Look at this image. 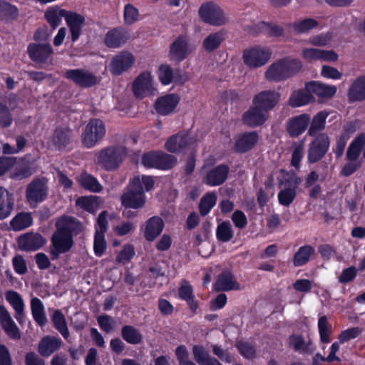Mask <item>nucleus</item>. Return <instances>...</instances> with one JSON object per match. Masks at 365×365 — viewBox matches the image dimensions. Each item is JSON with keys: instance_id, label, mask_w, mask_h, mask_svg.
<instances>
[{"instance_id": "38", "label": "nucleus", "mask_w": 365, "mask_h": 365, "mask_svg": "<svg viewBox=\"0 0 365 365\" xmlns=\"http://www.w3.org/2000/svg\"><path fill=\"white\" fill-rule=\"evenodd\" d=\"M314 101V96L304 88L294 91L290 95L288 103L292 108H299Z\"/></svg>"}, {"instance_id": "32", "label": "nucleus", "mask_w": 365, "mask_h": 365, "mask_svg": "<svg viewBox=\"0 0 365 365\" xmlns=\"http://www.w3.org/2000/svg\"><path fill=\"white\" fill-rule=\"evenodd\" d=\"M71 130L69 128L57 127L53 131L51 141L55 148L65 150L72 142Z\"/></svg>"}, {"instance_id": "3", "label": "nucleus", "mask_w": 365, "mask_h": 365, "mask_svg": "<svg viewBox=\"0 0 365 365\" xmlns=\"http://www.w3.org/2000/svg\"><path fill=\"white\" fill-rule=\"evenodd\" d=\"M126 155L125 146L110 145L95 153V163L106 171H115L121 165Z\"/></svg>"}, {"instance_id": "19", "label": "nucleus", "mask_w": 365, "mask_h": 365, "mask_svg": "<svg viewBox=\"0 0 365 365\" xmlns=\"http://www.w3.org/2000/svg\"><path fill=\"white\" fill-rule=\"evenodd\" d=\"M18 246L21 251L34 252L41 249L46 240L38 232H27L18 238Z\"/></svg>"}, {"instance_id": "53", "label": "nucleus", "mask_w": 365, "mask_h": 365, "mask_svg": "<svg viewBox=\"0 0 365 365\" xmlns=\"http://www.w3.org/2000/svg\"><path fill=\"white\" fill-rule=\"evenodd\" d=\"M79 182L83 188L93 192H99L103 188L96 178L90 174L82 175Z\"/></svg>"}, {"instance_id": "40", "label": "nucleus", "mask_w": 365, "mask_h": 365, "mask_svg": "<svg viewBox=\"0 0 365 365\" xmlns=\"http://www.w3.org/2000/svg\"><path fill=\"white\" fill-rule=\"evenodd\" d=\"M19 16V10L14 5L5 0H0V21L13 22Z\"/></svg>"}, {"instance_id": "22", "label": "nucleus", "mask_w": 365, "mask_h": 365, "mask_svg": "<svg viewBox=\"0 0 365 365\" xmlns=\"http://www.w3.org/2000/svg\"><path fill=\"white\" fill-rule=\"evenodd\" d=\"M310 123V115L302 113L290 118L286 123V130L291 138H297L305 132Z\"/></svg>"}, {"instance_id": "50", "label": "nucleus", "mask_w": 365, "mask_h": 365, "mask_svg": "<svg viewBox=\"0 0 365 365\" xmlns=\"http://www.w3.org/2000/svg\"><path fill=\"white\" fill-rule=\"evenodd\" d=\"M217 195L214 192H208L205 194L200 200V214L205 217L207 215L217 202Z\"/></svg>"}, {"instance_id": "24", "label": "nucleus", "mask_w": 365, "mask_h": 365, "mask_svg": "<svg viewBox=\"0 0 365 365\" xmlns=\"http://www.w3.org/2000/svg\"><path fill=\"white\" fill-rule=\"evenodd\" d=\"M130 38L128 29L118 26L109 30L104 38L105 45L110 48H117L124 45Z\"/></svg>"}, {"instance_id": "56", "label": "nucleus", "mask_w": 365, "mask_h": 365, "mask_svg": "<svg viewBox=\"0 0 365 365\" xmlns=\"http://www.w3.org/2000/svg\"><path fill=\"white\" fill-rule=\"evenodd\" d=\"M318 25V22L315 19L307 18L302 21L294 22L292 28L297 34H304L317 27Z\"/></svg>"}, {"instance_id": "39", "label": "nucleus", "mask_w": 365, "mask_h": 365, "mask_svg": "<svg viewBox=\"0 0 365 365\" xmlns=\"http://www.w3.org/2000/svg\"><path fill=\"white\" fill-rule=\"evenodd\" d=\"M178 296L180 299L187 302L192 313H196L199 304L195 299L193 288L188 282L183 281V284L178 288Z\"/></svg>"}, {"instance_id": "13", "label": "nucleus", "mask_w": 365, "mask_h": 365, "mask_svg": "<svg viewBox=\"0 0 365 365\" xmlns=\"http://www.w3.org/2000/svg\"><path fill=\"white\" fill-rule=\"evenodd\" d=\"M192 50L186 36H178L170 46L169 58L175 63H180L192 53Z\"/></svg>"}, {"instance_id": "9", "label": "nucleus", "mask_w": 365, "mask_h": 365, "mask_svg": "<svg viewBox=\"0 0 365 365\" xmlns=\"http://www.w3.org/2000/svg\"><path fill=\"white\" fill-rule=\"evenodd\" d=\"M106 134L103 121L98 118H92L86 125L82 134V142L85 147L93 148Z\"/></svg>"}, {"instance_id": "64", "label": "nucleus", "mask_w": 365, "mask_h": 365, "mask_svg": "<svg viewBox=\"0 0 365 365\" xmlns=\"http://www.w3.org/2000/svg\"><path fill=\"white\" fill-rule=\"evenodd\" d=\"M179 365H190L192 361L189 359V353L185 345H179L175 351Z\"/></svg>"}, {"instance_id": "4", "label": "nucleus", "mask_w": 365, "mask_h": 365, "mask_svg": "<svg viewBox=\"0 0 365 365\" xmlns=\"http://www.w3.org/2000/svg\"><path fill=\"white\" fill-rule=\"evenodd\" d=\"M365 145V133L359 134L349 144L346 153V163L341 170V175L349 177L356 172L362 165L359 157Z\"/></svg>"}, {"instance_id": "47", "label": "nucleus", "mask_w": 365, "mask_h": 365, "mask_svg": "<svg viewBox=\"0 0 365 365\" xmlns=\"http://www.w3.org/2000/svg\"><path fill=\"white\" fill-rule=\"evenodd\" d=\"M31 314L34 321L41 327H43L47 323V318L44 312V307L42 302L37 297H34L31 300Z\"/></svg>"}, {"instance_id": "44", "label": "nucleus", "mask_w": 365, "mask_h": 365, "mask_svg": "<svg viewBox=\"0 0 365 365\" xmlns=\"http://www.w3.org/2000/svg\"><path fill=\"white\" fill-rule=\"evenodd\" d=\"M315 253V250L312 245H304L300 247L293 257V265L301 267L307 264L310 257Z\"/></svg>"}, {"instance_id": "43", "label": "nucleus", "mask_w": 365, "mask_h": 365, "mask_svg": "<svg viewBox=\"0 0 365 365\" xmlns=\"http://www.w3.org/2000/svg\"><path fill=\"white\" fill-rule=\"evenodd\" d=\"M34 222L31 213L20 212L16 214L10 222L13 230L21 231L32 225Z\"/></svg>"}, {"instance_id": "27", "label": "nucleus", "mask_w": 365, "mask_h": 365, "mask_svg": "<svg viewBox=\"0 0 365 365\" xmlns=\"http://www.w3.org/2000/svg\"><path fill=\"white\" fill-rule=\"evenodd\" d=\"M302 56L307 61H322L335 62L338 60V54L333 50H322L314 48H307L302 50Z\"/></svg>"}, {"instance_id": "6", "label": "nucleus", "mask_w": 365, "mask_h": 365, "mask_svg": "<svg viewBox=\"0 0 365 365\" xmlns=\"http://www.w3.org/2000/svg\"><path fill=\"white\" fill-rule=\"evenodd\" d=\"M141 163L146 168H155L167 170L173 168L177 163L175 156L163 151L152 150L144 153Z\"/></svg>"}, {"instance_id": "36", "label": "nucleus", "mask_w": 365, "mask_h": 365, "mask_svg": "<svg viewBox=\"0 0 365 365\" xmlns=\"http://www.w3.org/2000/svg\"><path fill=\"white\" fill-rule=\"evenodd\" d=\"M176 73H180L179 70ZM158 77L159 81L164 86L170 85L171 83L175 82L178 84L184 83L185 81L182 79L181 75H174V71L170 66L168 64H161L158 70Z\"/></svg>"}, {"instance_id": "30", "label": "nucleus", "mask_w": 365, "mask_h": 365, "mask_svg": "<svg viewBox=\"0 0 365 365\" xmlns=\"http://www.w3.org/2000/svg\"><path fill=\"white\" fill-rule=\"evenodd\" d=\"M62 340L57 336L47 335L41 338L38 344V352L43 357H48L61 347Z\"/></svg>"}, {"instance_id": "57", "label": "nucleus", "mask_w": 365, "mask_h": 365, "mask_svg": "<svg viewBox=\"0 0 365 365\" xmlns=\"http://www.w3.org/2000/svg\"><path fill=\"white\" fill-rule=\"evenodd\" d=\"M297 196L295 187H289L282 190L278 193V200L280 205L289 207Z\"/></svg>"}, {"instance_id": "63", "label": "nucleus", "mask_w": 365, "mask_h": 365, "mask_svg": "<svg viewBox=\"0 0 365 365\" xmlns=\"http://www.w3.org/2000/svg\"><path fill=\"white\" fill-rule=\"evenodd\" d=\"M135 255L134 247L130 244L123 246L122 250L118 254L116 260L118 262L126 263L129 262Z\"/></svg>"}, {"instance_id": "46", "label": "nucleus", "mask_w": 365, "mask_h": 365, "mask_svg": "<svg viewBox=\"0 0 365 365\" xmlns=\"http://www.w3.org/2000/svg\"><path fill=\"white\" fill-rule=\"evenodd\" d=\"M51 322L53 327L67 339L70 336V332L68 328L66 317L60 309H56L52 316Z\"/></svg>"}, {"instance_id": "10", "label": "nucleus", "mask_w": 365, "mask_h": 365, "mask_svg": "<svg viewBox=\"0 0 365 365\" xmlns=\"http://www.w3.org/2000/svg\"><path fill=\"white\" fill-rule=\"evenodd\" d=\"M48 195V187L45 178H36L26 186V197L31 205L43 202Z\"/></svg>"}, {"instance_id": "7", "label": "nucleus", "mask_w": 365, "mask_h": 365, "mask_svg": "<svg viewBox=\"0 0 365 365\" xmlns=\"http://www.w3.org/2000/svg\"><path fill=\"white\" fill-rule=\"evenodd\" d=\"M271 56L272 51L261 46L247 48L242 53L243 62L250 68H258L264 66Z\"/></svg>"}, {"instance_id": "49", "label": "nucleus", "mask_w": 365, "mask_h": 365, "mask_svg": "<svg viewBox=\"0 0 365 365\" xmlns=\"http://www.w3.org/2000/svg\"><path fill=\"white\" fill-rule=\"evenodd\" d=\"M67 11L58 7L48 9L45 13V18L51 27L56 29L61 23V19L66 17Z\"/></svg>"}, {"instance_id": "18", "label": "nucleus", "mask_w": 365, "mask_h": 365, "mask_svg": "<svg viewBox=\"0 0 365 365\" xmlns=\"http://www.w3.org/2000/svg\"><path fill=\"white\" fill-rule=\"evenodd\" d=\"M280 94L274 90H265L256 94L252 99V104L257 106L267 114L279 103Z\"/></svg>"}, {"instance_id": "29", "label": "nucleus", "mask_w": 365, "mask_h": 365, "mask_svg": "<svg viewBox=\"0 0 365 365\" xmlns=\"http://www.w3.org/2000/svg\"><path fill=\"white\" fill-rule=\"evenodd\" d=\"M241 288L238 283L229 270L222 271L217 277L213 284V289L216 292H229L232 290H240Z\"/></svg>"}, {"instance_id": "16", "label": "nucleus", "mask_w": 365, "mask_h": 365, "mask_svg": "<svg viewBox=\"0 0 365 365\" xmlns=\"http://www.w3.org/2000/svg\"><path fill=\"white\" fill-rule=\"evenodd\" d=\"M230 167L225 163H221L206 171L202 181L210 187H217L224 184L228 178Z\"/></svg>"}, {"instance_id": "1", "label": "nucleus", "mask_w": 365, "mask_h": 365, "mask_svg": "<svg viewBox=\"0 0 365 365\" xmlns=\"http://www.w3.org/2000/svg\"><path fill=\"white\" fill-rule=\"evenodd\" d=\"M55 227L56 230L51 238L50 253L52 259H57L60 255L69 252L74 244V236L83 231L82 223L76 217L69 215L58 217Z\"/></svg>"}, {"instance_id": "58", "label": "nucleus", "mask_w": 365, "mask_h": 365, "mask_svg": "<svg viewBox=\"0 0 365 365\" xmlns=\"http://www.w3.org/2000/svg\"><path fill=\"white\" fill-rule=\"evenodd\" d=\"M124 22L126 25L130 26L138 21L139 17V11L131 4H127L123 11Z\"/></svg>"}, {"instance_id": "55", "label": "nucleus", "mask_w": 365, "mask_h": 365, "mask_svg": "<svg viewBox=\"0 0 365 365\" xmlns=\"http://www.w3.org/2000/svg\"><path fill=\"white\" fill-rule=\"evenodd\" d=\"M318 329L321 341L324 344L329 343L331 341V326L329 324L327 316L324 315L319 317L318 320Z\"/></svg>"}, {"instance_id": "35", "label": "nucleus", "mask_w": 365, "mask_h": 365, "mask_svg": "<svg viewBox=\"0 0 365 365\" xmlns=\"http://www.w3.org/2000/svg\"><path fill=\"white\" fill-rule=\"evenodd\" d=\"M15 206L14 195L6 188L0 187V220L9 217Z\"/></svg>"}, {"instance_id": "21", "label": "nucleus", "mask_w": 365, "mask_h": 365, "mask_svg": "<svg viewBox=\"0 0 365 365\" xmlns=\"http://www.w3.org/2000/svg\"><path fill=\"white\" fill-rule=\"evenodd\" d=\"M134 62L135 58L131 53L121 51L113 57L110 63V71L112 74L119 76L131 68Z\"/></svg>"}, {"instance_id": "26", "label": "nucleus", "mask_w": 365, "mask_h": 365, "mask_svg": "<svg viewBox=\"0 0 365 365\" xmlns=\"http://www.w3.org/2000/svg\"><path fill=\"white\" fill-rule=\"evenodd\" d=\"M267 119V114L257 106L253 105L242 115V122L249 128L262 125Z\"/></svg>"}, {"instance_id": "2", "label": "nucleus", "mask_w": 365, "mask_h": 365, "mask_svg": "<svg viewBox=\"0 0 365 365\" xmlns=\"http://www.w3.org/2000/svg\"><path fill=\"white\" fill-rule=\"evenodd\" d=\"M302 68V64L299 60L284 57L269 66L265 72V78L269 81H283L296 75Z\"/></svg>"}, {"instance_id": "62", "label": "nucleus", "mask_w": 365, "mask_h": 365, "mask_svg": "<svg viewBox=\"0 0 365 365\" xmlns=\"http://www.w3.org/2000/svg\"><path fill=\"white\" fill-rule=\"evenodd\" d=\"M349 136L346 134H341L336 139V143L332 148V151L335 154L336 158L339 159L344 155Z\"/></svg>"}, {"instance_id": "15", "label": "nucleus", "mask_w": 365, "mask_h": 365, "mask_svg": "<svg viewBox=\"0 0 365 365\" xmlns=\"http://www.w3.org/2000/svg\"><path fill=\"white\" fill-rule=\"evenodd\" d=\"M132 90L137 98L142 99L153 94V76L149 71L140 73L133 83Z\"/></svg>"}, {"instance_id": "54", "label": "nucleus", "mask_w": 365, "mask_h": 365, "mask_svg": "<svg viewBox=\"0 0 365 365\" xmlns=\"http://www.w3.org/2000/svg\"><path fill=\"white\" fill-rule=\"evenodd\" d=\"M192 354L195 361L199 365H206L215 359V357L210 356L209 353L202 345H194L192 346Z\"/></svg>"}, {"instance_id": "60", "label": "nucleus", "mask_w": 365, "mask_h": 365, "mask_svg": "<svg viewBox=\"0 0 365 365\" xmlns=\"http://www.w3.org/2000/svg\"><path fill=\"white\" fill-rule=\"evenodd\" d=\"M240 354L247 359H252L255 356L256 350L255 346L250 342L241 341L236 344Z\"/></svg>"}, {"instance_id": "41", "label": "nucleus", "mask_w": 365, "mask_h": 365, "mask_svg": "<svg viewBox=\"0 0 365 365\" xmlns=\"http://www.w3.org/2000/svg\"><path fill=\"white\" fill-rule=\"evenodd\" d=\"M33 173V163L25 156L15 166L12 177L16 180H22L30 177Z\"/></svg>"}, {"instance_id": "8", "label": "nucleus", "mask_w": 365, "mask_h": 365, "mask_svg": "<svg viewBox=\"0 0 365 365\" xmlns=\"http://www.w3.org/2000/svg\"><path fill=\"white\" fill-rule=\"evenodd\" d=\"M330 147V138L325 133L315 136L309 143L307 152V160L314 164L320 161L327 153Z\"/></svg>"}, {"instance_id": "12", "label": "nucleus", "mask_w": 365, "mask_h": 365, "mask_svg": "<svg viewBox=\"0 0 365 365\" xmlns=\"http://www.w3.org/2000/svg\"><path fill=\"white\" fill-rule=\"evenodd\" d=\"M27 54L35 63L46 64L54 51L51 45L48 43H30L27 46Z\"/></svg>"}, {"instance_id": "59", "label": "nucleus", "mask_w": 365, "mask_h": 365, "mask_svg": "<svg viewBox=\"0 0 365 365\" xmlns=\"http://www.w3.org/2000/svg\"><path fill=\"white\" fill-rule=\"evenodd\" d=\"M289 339L290 346L295 351L309 352L310 344L306 343L302 336L292 334L289 336Z\"/></svg>"}, {"instance_id": "48", "label": "nucleus", "mask_w": 365, "mask_h": 365, "mask_svg": "<svg viewBox=\"0 0 365 365\" xmlns=\"http://www.w3.org/2000/svg\"><path fill=\"white\" fill-rule=\"evenodd\" d=\"M225 34L222 31H217L209 34L202 42V46L207 53L217 50L225 41Z\"/></svg>"}, {"instance_id": "31", "label": "nucleus", "mask_w": 365, "mask_h": 365, "mask_svg": "<svg viewBox=\"0 0 365 365\" xmlns=\"http://www.w3.org/2000/svg\"><path fill=\"white\" fill-rule=\"evenodd\" d=\"M165 224L159 216H153L145 223L143 235L148 242H153L163 232Z\"/></svg>"}, {"instance_id": "14", "label": "nucleus", "mask_w": 365, "mask_h": 365, "mask_svg": "<svg viewBox=\"0 0 365 365\" xmlns=\"http://www.w3.org/2000/svg\"><path fill=\"white\" fill-rule=\"evenodd\" d=\"M64 76L81 88H91L98 83L96 76L87 69H68Z\"/></svg>"}, {"instance_id": "61", "label": "nucleus", "mask_w": 365, "mask_h": 365, "mask_svg": "<svg viewBox=\"0 0 365 365\" xmlns=\"http://www.w3.org/2000/svg\"><path fill=\"white\" fill-rule=\"evenodd\" d=\"M107 243L105 240V235L95 234L93 242V251L96 256L102 257L106 250Z\"/></svg>"}, {"instance_id": "34", "label": "nucleus", "mask_w": 365, "mask_h": 365, "mask_svg": "<svg viewBox=\"0 0 365 365\" xmlns=\"http://www.w3.org/2000/svg\"><path fill=\"white\" fill-rule=\"evenodd\" d=\"M5 297L15 310L17 322L23 324L25 322L24 303L21 295L17 292L9 290L6 292Z\"/></svg>"}, {"instance_id": "45", "label": "nucleus", "mask_w": 365, "mask_h": 365, "mask_svg": "<svg viewBox=\"0 0 365 365\" xmlns=\"http://www.w3.org/2000/svg\"><path fill=\"white\" fill-rule=\"evenodd\" d=\"M121 336L128 344L135 345L143 341V334L132 325H124L121 328Z\"/></svg>"}, {"instance_id": "28", "label": "nucleus", "mask_w": 365, "mask_h": 365, "mask_svg": "<svg viewBox=\"0 0 365 365\" xmlns=\"http://www.w3.org/2000/svg\"><path fill=\"white\" fill-rule=\"evenodd\" d=\"M0 324L6 335L13 340L21 339L20 330L4 305H0Z\"/></svg>"}, {"instance_id": "37", "label": "nucleus", "mask_w": 365, "mask_h": 365, "mask_svg": "<svg viewBox=\"0 0 365 365\" xmlns=\"http://www.w3.org/2000/svg\"><path fill=\"white\" fill-rule=\"evenodd\" d=\"M349 102L365 101V75L357 77L348 90Z\"/></svg>"}, {"instance_id": "51", "label": "nucleus", "mask_w": 365, "mask_h": 365, "mask_svg": "<svg viewBox=\"0 0 365 365\" xmlns=\"http://www.w3.org/2000/svg\"><path fill=\"white\" fill-rule=\"evenodd\" d=\"M256 28L258 32L273 37H279L283 35L284 31L281 26L265 21L259 22L256 25Z\"/></svg>"}, {"instance_id": "23", "label": "nucleus", "mask_w": 365, "mask_h": 365, "mask_svg": "<svg viewBox=\"0 0 365 365\" xmlns=\"http://www.w3.org/2000/svg\"><path fill=\"white\" fill-rule=\"evenodd\" d=\"M257 131L244 132L238 134L235 140L233 150L237 153H245L251 150L258 143Z\"/></svg>"}, {"instance_id": "33", "label": "nucleus", "mask_w": 365, "mask_h": 365, "mask_svg": "<svg viewBox=\"0 0 365 365\" xmlns=\"http://www.w3.org/2000/svg\"><path fill=\"white\" fill-rule=\"evenodd\" d=\"M65 20L70 29L71 41L75 42L78 39L81 34L85 19L79 14L67 11Z\"/></svg>"}, {"instance_id": "17", "label": "nucleus", "mask_w": 365, "mask_h": 365, "mask_svg": "<svg viewBox=\"0 0 365 365\" xmlns=\"http://www.w3.org/2000/svg\"><path fill=\"white\" fill-rule=\"evenodd\" d=\"M193 143V138L185 132L177 133L165 143V148L171 153H184Z\"/></svg>"}, {"instance_id": "42", "label": "nucleus", "mask_w": 365, "mask_h": 365, "mask_svg": "<svg viewBox=\"0 0 365 365\" xmlns=\"http://www.w3.org/2000/svg\"><path fill=\"white\" fill-rule=\"evenodd\" d=\"M329 115L327 110H321L310 119L309 128L307 134L315 136L318 133L323 131L326 127V120Z\"/></svg>"}, {"instance_id": "20", "label": "nucleus", "mask_w": 365, "mask_h": 365, "mask_svg": "<svg viewBox=\"0 0 365 365\" xmlns=\"http://www.w3.org/2000/svg\"><path fill=\"white\" fill-rule=\"evenodd\" d=\"M180 102V97L176 93H168L158 97L153 105L156 113L166 116L174 112Z\"/></svg>"}, {"instance_id": "25", "label": "nucleus", "mask_w": 365, "mask_h": 365, "mask_svg": "<svg viewBox=\"0 0 365 365\" xmlns=\"http://www.w3.org/2000/svg\"><path fill=\"white\" fill-rule=\"evenodd\" d=\"M305 88L311 92L312 95H316L321 100L331 98L335 96L337 91L336 86L327 85L317 81L307 82L305 83Z\"/></svg>"}, {"instance_id": "52", "label": "nucleus", "mask_w": 365, "mask_h": 365, "mask_svg": "<svg viewBox=\"0 0 365 365\" xmlns=\"http://www.w3.org/2000/svg\"><path fill=\"white\" fill-rule=\"evenodd\" d=\"M233 230L230 221H224L217 225L216 237L219 241L222 242H229L233 238Z\"/></svg>"}, {"instance_id": "5", "label": "nucleus", "mask_w": 365, "mask_h": 365, "mask_svg": "<svg viewBox=\"0 0 365 365\" xmlns=\"http://www.w3.org/2000/svg\"><path fill=\"white\" fill-rule=\"evenodd\" d=\"M146 197L141 185L140 178L135 176L130 180L125 192L120 196L123 207L129 209H141L145 206Z\"/></svg>"}, {"instance_id": "11", "label": "nucleus", "mask_w": 365, "mask_h": 365, "mask_svg": "<svg viewBox=\"0 0 365 365\" xmlns=\"http://www.w3.org/2000/svg\"><path fill=\"white\" fill-rule=\"evenodd\" d=\"M199 15L204 22L212 26L224 25L227 21L222 9L212 1L200 6Z\"/></svg>"}]
</instances>
